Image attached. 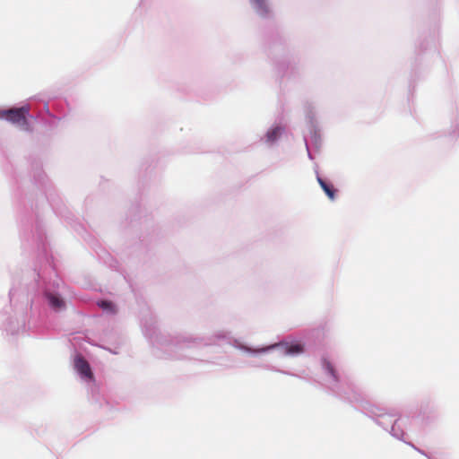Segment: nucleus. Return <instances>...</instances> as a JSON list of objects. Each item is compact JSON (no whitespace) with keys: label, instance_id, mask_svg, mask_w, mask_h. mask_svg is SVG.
I'll use <instances>...</instances> for the list:
<instances>
[{"label":"nucleus","instance_id":"nucleus-1","mask_svg":"<svg viewBox=\"0 0 459 459\" xmlns=\"http://www.w3.org/2000/svg\"><path fill=\"white\" fill-rule=\"evenodd\" d=\"M29 112L30 108L28 106L4 109L0 110V118H5L13 124L27 126V116L29 115Z\"/></svg>","mask_w":459,"mask_h":459},{"label":"nucleus","instance_id":"nucleus-2","mask_svg":"<svg viewBox=\"0 0 459 459\" xmlns=\"http://www.w3.org/2000/svg\"><path fill=\"white\" fill-rule=\"evenodd\" d=\"M273 348H279L281 351V353L287 356H295L298 354H300L304 351V346L298 342H282L280 343H276L271 346H268L267 348L262 349L263 351H268Z\"/></svg>","mask_w":459,"mask_h":459},{"label":"nucleus","instance_id":"nucleus-3","mask_svg":"<svg viewBox=\"0 0 459 459\" xmlns=\"http://www.w3.org/2000/svg\"><path fill=\"white\" fill-rule=\"evenodd\" d=\"M74 368L82 377L89 380L93 379V373L91 369L90 364L82 356L78 355L75 357Z\"/></svg>","mask_w":459,"mask_h":459},{"label":"nucleus","instance_id":"nucleus-4","mask_svg":"<svg viewBox=\"0 0 459 459\" xmlns=\"http://www.w3.org/2000/svg\"><path fill=\"white\" fill-rule=\"evenodd\" d=\"M46 296L48 299L49 305L56 310H60L65 307V303L63 299H61L58 295L47 292Z\"/></svg>","mask_w":459,"mask_h":459},{"label":"nucleus","instance_id":"nucleus-5","mask_svg":"<svg viewBox=\"0 0 459 459\" xmlns=\"http://www.w3.org/2000/svg\"><path fill=\"white\" fill-rule=\"evenodd\" d=\"M317 182L319 183L320 186L325 191V193L328 196V198L330 200L333 201L335 199V194H336V189L334 188L333 185L331 183H327L319 178H317Z\"/></svg>","mask_w":459,"mask_h":459},{"label":"nucleus","instance_id":"nucleus-6","mask_svg":"<svg viewBox=\"0 0 459 459\" xmlns=\"http://www.w3.org/2000/svg\"><path fill=\"white\" fill-rule=\"evenodd\" d=\"M322 367H323V369L325 371V373L331 377L333 381H334V382L338 381L339 378H338L336 370H335L334 367L333 366V364L328 359H322Z\"/></svg>","mask_w":459,"mask_h":459},{"label":"nucleus","instance_id":"nucleus-7","mask_svg":"<svg viewBox=\"0 0 459 459\" xmlns=\"http://www.w3.org/2000/svg\"><path fill=\"white\" fill-rule=\"evenodd\" d=\"M251 2L255 4L257 11L262 14H266L269 12L265 0H251Z\"/></svg>","mask_w":459,"mask_h":459},{"label":"nucleus","instance_id":"nucleus-8","mask_svg":"<svg viewBox=\"0 0 459 459\" xmlns=\"http://www.w3.org/2000/svg\"><path fill=\"white\" fill-rule=\"evenodd\" d=\"M282 129L279 126L273 128L267 133V139L270 142H273L281 134Z\"/></svg>","mask_w":459,"mask_h":459},{"label":"nucleus","instance_id":"nucleus-9","mask_svg":"<svg viewBox=\"0 0 459 459\" xmlns=\"http://www.w3.org/2000/svg\"><path fill=\"white\" fill-rule=\"evenodd\" d=\"M99 306L103 308L104 310H109L111 312H114V307L113 304L109 301L103 300L99 303Z\"/></svg>","mask_w":459,"mask_h":459}]
</instances>
